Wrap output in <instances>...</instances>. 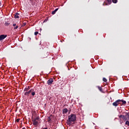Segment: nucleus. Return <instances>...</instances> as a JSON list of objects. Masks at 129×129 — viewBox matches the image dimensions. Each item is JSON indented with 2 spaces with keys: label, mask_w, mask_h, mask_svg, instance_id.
Listing matches in <instances>:
<instances>
[{
  "label": "nucleus",
  "mask_w": 129,
  "mask_h": 129,
  "mask_svg": "<svg viewBox=\"0 0 129 129\" xmlns=\"http://www.w3.org/2000/svg\"><path fill=\"white\" fill-rule=\"evenodd\" d=\"M68 117L67 122L68 125H71V124H72V122H74V121L76 120L77 118L76 115L74 114L70 115Z\"/></svg>",
  "instance_id": "obj_1"
},
{
  "label": "nucleus",
  "mask_w": 129,
  "mask_h": 129,
  "mask_svg": "<svg viewBox=\"0 0 129 129\" xmlns=\"http://www.w3.org/2000/svg\"><path fill=\"white\" fill-rule=\"evenodd\" d=\"M31 94L32 96H35V95H36V93L35 92L34 89H31L29 90V91H25L24 95H25V96L29 97Z\"/></svg>",
  "instance_id": "obj_2"
},
{
  "label": "nucleus",
  "mask_w": 129,
  "mask_h": 129,
  "mask_svg": "<svg viewBox=\"0 0 129 129\" xmlns=\"http://www.w3.org/2000/svg\"><path fill=\"white\" fill-rule=\"evenodd\" d=\"M121 105V103L120 102V99H118L112 103V105L113 106H115V107H116V106H118V105Z\"/></svg>",
  "instance_id": "obj_3"
},
{
  "label": "nucleus",
  "mask_w": 129,
  "mask_h": 129,
  "mask_svg": "<svg viewBox=\"0 0 129 129\" xmlns=\"http://www.w3.org/2000/svg\"><path fill=\"white\" fill-rule=\"evenodd\" d=\"M119 118H120V120H121V119H123V120H124V121H125V120H127V118L126 117V116H124V115H120V116H119Z\"/></svg>",
  "instance_id": "obj_4"
},
{
  "label": "nucleus",
  "mask_w": 129,
  "mask_h": 129,
  "mask_svg": "<svg viewBox=\"0 0 129 129\" xmlns=\"http://www.w3.org/2000/svg\"><path fill=\"white\" fill-rule=\"evenodd\" d=\"M53 82H54V80L53 78H50L48 81H47V84L48 85H52L53 84Z\"/></svg>",
  "instance_id": "obj_5"
},
{
  "label": "nucleus",
  "mask_w": 129,
  "mask_h": 129,
  "mask_svg": "<svg viewBox=\"0 0 129 129\" xmlns=\"http://www.w3.org/2000/svg\"><path fill=\"white\" fill-rule=\"evenodd\" d=\"M8 37V35L2 34L0 35V41H3V40H4V39H6V37Z\"/></svg>",
  "instance_id": "obj_6"
},
{
  "label": "nucleus",
  "mask_w": 129,
  "mask_h": 129,
  "mask_svg": "<svg viewBox=\"0 0 129 129\" xmlns=\"http://www.w3.org/2000/svg\"><path fill=\"white\" fill-rule=\"evenodd\" d=\"M32 121H33V125H38V121H37V120L35 119H32Z\"/></svg>",
  "instance_id": "obj_7"
},
{
  "label": "nucleus",
  "mask_w": 129,
  "mask_h": 129,
  "mask_svg": "<svg viewBox=\"0 0 129 129\" xmlns=\"http://www.w3.org/2000/svg\"><path fill=\"white\" fill-rule=\"evenodd\" d=\"M68 112V109L67 108L63 109L62 110V114H66Z\"/></svg>",
  "instance_id": "obj_8"
},
{
  "label": "nucleus",
  "mask_w": 129,
  "mask_h": 129,
  "mask_svg": "<svg viewBox=\"0 0 129 129\" xmlns=\"http://www.w3.org/2000/svg\"><path fill=\"white\" fill-rule=\"evenodd\" d=\"M30 89H31V87L27 86L24 89V91H29Z\"/></svg>",
  "instance_id": "obj_9"
},
{
  "label": "nucleus",
  "mask_w": 129,
  "mask_h": 129,
  "mask_svg": "<svg viewBox=\"0 0 129 129\" xmlns=\"http://www.w3.org/2000/svg\"><path fill=\"white\" fill-rule=\"evenodd\" d=\"M120 103H121V105H124V104H126V101L123 100H120Z\"/></svg>",
  "instance_id": "obj_10"
},
{
  "label": "nucleus",
  "mask_w": 129,
  "mask_h": 129,
  "mask_svg": "<svg viewBox=\"0 0 129 129\" xmlns=\"http://www.w3.org/2000/svg\"><path fill=\"white\" fill-rule=\"evenodd\" d=\"M20 16V14L16 13V14L14 15L15 19H19Z\"/></svg>",
  "instance_id": "obj_11"
},
{
  "label": "nucleus",
  "mask_w": 129,
  "mask_h": 129,
  "mask_svg": "<svg viewBox=\"0 0 129 129\" xmlns=\"http://www.w3.org/2000/svg\"><path fill=\"white\" fill-rule=\"evenodd\" d=\"M52 120V115H50V116L47 117V121L49 122Z\"/></svg>",
  "instance_id": "obj_12"
},
{
  "label": "nucleus",
  "mask_w": 129,
  "mask_h": 129,
  "mask_svg": "<svg viewBox=\"0 0 129 129\" xmlns=\"http://www.w3.org/2000/svg\"><path fill=\"white\" fill-rule=\"evenodd\" d=\"M107 2H108V5H111L112 3V0H106Z\"/></svg>",
  "instance_id": "obj_13"
},
{
  "label": "nucleus",
  "mask_w": 129,
  "mask_h": 129,
  "mask_svg": "<svg viewBox=\"0 0 129 129\" xmlns=\"http://www.w3.org/2000/svg\"><path fill=\"white\" fill-rule=\"evenodd\" d=\"M97 88L99 89V90L101 92H103V91H102V88L101 87L97 86Z\"/></svg>",
  "instance_id": "obj_14"
},
{
  "label": "nucleus",
  "mask_w": 129,
  "mask_h": 129,
  "mask_svg": "<svg viewBox=\"0 0 129 129\" xmlns=\"http://www.w3.org/2000/svg\"><path fill=\"white\" fill-rule=\"evenodd\" d=\"M113 4H116L117 3V0H112Z\"/></svg>",
  "instance_id": "obj_15"
},
{
  "label": "nucleus",
  "mask_w": 129,
  "mask_h": 129,
  "mask_svg": "<svg viewBox=\"0 0 129 129\" xmlns=\"http://www.w3.org/2000/svg\"><path fill=\"white\" fill-rule=\"evenodd\" d=\"M125 124L129 126V121H126Z\"/></svg>",
  "instance_id": "obj_16"
},
{
  "label": "nucleus",
  "mask_w": 129,
  "mask_h": 129,
  "mask_svg": "<svg viewBox=\"0 0 129 129\" xmlns=\"http://www.w3.org/2000/svg\"><path fill=\"white\" fill-rule=\"evenodd\" d=\"M103 81H104V82H106V81H107V80L105 78H103Z\"/></svg>",
  "instance_id": "obj_17"
},
{
  "label": "nucleus",
  "mask_w": 129,
  "mask_h": 129,
  "mask_svg": "<svg viewBox=\"0 0 129 129\" xmlns=\"http://www.w3.org/2000/svg\"><path fill=\"white\" fill-rule=\"evenodd\" d=\"M38 34H39V32H38V31H36V32H35L34 33V35H35V36H37V35Z\"/></svg>",
  "instance_id": "obj_18"
},
{
  "label": "nucleus",
  "mask_w": 129,
  "mask_h": 129,
  "mask_svg": "<svg viewBox=\"0 0 129 129\" xmlns=\"http://www.w3.org/2000/svg\"><path fill=\"white\" fill-rule=\"evenodd\" d=\"M51 14H52V15H55L56 14V12L54 10L52 12Z\"/></svg>",
  "instance_id": "obj_19"
},
{
  "label": "nucleus",
  "mask_w": 129,
  "mask_h": 129,
  "mask_svg": "<svg viewBox=\"0 0 129 129\" xmlns=\"http://www.w3.org/2000/svg\"><path fill=\"white\" fill-rule=\"evenodd\" d=\"M5 26H9L10 25V24L9 23H8V22H6V23H5Z\"/></svg>",
  "instance_id": "obj_20"
},
{
  "label": "nucleus",
  "mask_w": 129,
  "mask_h": 129,
  "mask_svg": "<svg viewBox=\"0 0 129 129\" xmlns=\"http://www.w3.org/2000/svg\"><path fill=\"white\" fill-rule=\"evenodd\" d=\"M39 118H40L39 117H36L35 118H34V119H35V120H39Z\"/></svg>",
  "instance_id": "obj_21"
},
{
  "label": "nucleus",
  "mask_w": 129,
  "mask_h": 129,
  "mask_svg": "<svg viewBox=\"0 0 129 129\" xmlns=\"http://www.w3.org/2000/svg\"><path fill=\"white\" fill-rule=\"evenodd\" d=\"M20 120H21L20 118H18V119H16L17 122H19V121H20Z\"/></svg>",
  "instance_id": "obj_22"
},
{
  "label": "nucleus",
  "mask_w": 129,
  "mask_h": 129,
  "mask_svg": "<svg viewBox=\"0 0 129 129\" xmlns=\"http://www.w3.org/2000/svg\"><path fill=\"white\" fill-rule=\"evenodd\" d=\"M126 115L127 116V118H128V119L129 120V113H126Z\"/></svg>",
  "instance_id": "obj_23"
},
{
  "label": "nucleus",
  "mask_w": 129,
  "mask_h": 129,
  "mask_svg": "<svg viewBox=\"0 0 129 129\" xmlns=\"http://www.w3.org/2000/svg\"><path fill=\"white\" fill-rule=\"evenodd\" d=\"M18 28H19V26H16L14 28V29H18Z\"/></svg>",
  "instance_id": "obj_24"
},
{
  "label": "nucleus",
  "mask_w": 129,
  "mask_h": 129,
  "mask_svg": "<svg viewBox=\"0 0 129 129\" xmlns=\"http://www.w3.org/2000/svg\"><path fill=\"white\" fill-rule=\"evenodd\" d=\"M58 8H57V9H55L54 11H55V13L57 12V11H58Z\"/></svg>",
  "instance_id": "obj_25"
},
{
  "label": "nucleus",
  "mask_w": 129,
  "mask_h": 129,
  "mask_svg": "<svg viewBox=\"0 0 129 129\" xmlns=\"http://www.w3.org/2000/svg\"><path fill=\"white\" fill-rule=\"evenodd\" d=\"M26 25H27V24H26V23H24L23 26H25Z\"/></svg>",
  "instance_id": "obj_26"
},
{
  "label": "nucleus",
  "mask_w": 129,
  "mask_h": 129,
  "mask_svg": "<svg viewBox=\"0 0 129 129\" xmlns=\"http://www.w3.org/2000/svg\"><path fill=\"white\" fill-rule=\"evenodd\" d=\"M16 26H17V24H13V27H16Z\"/></svg>",
  "instance_id": "obj_27"
},
{
  "label": "nucleus",
  "mask_w": 129,
  "mask_h": 129,
  "mask_svg": "<svg viewBox=\"0 0 129 129\" xmlns=\"http://www.w3.org/2000/svg\"><path fill=\"white\" fill-rule=\"evenodd\" d=\"M2 6V3L0 2V7Z\"/></svg>",
  "instance_id": "obj_28"
},
{
  "label": "nucleus",
  "mask_w": 129,
  "mask_h": 129,
  "mask_svg": "<svg viewBox=\"0 0 129 129\" xmlns=\"http://www.w3.org/2000/svg\"><path fill=\"white\" fill-rule=\"evenodd\" d=\"M22 129H26V127H23L22 128Z\"/></svg>",
  "instance_id": "obj_29"
},
{
  "label": "nucleus",
  "mask_w": 129,
  "mask_h": 129,
  "mask_svg": "<svg viewBox=\"0 0 129 129\" xmlns=\"http://www.w3.org/2000/svg\"><path fill=\"white\" fill-rule=\"evenodd\" d=\"M103 6H104V3L103 4Z\"/></svg>",
  "instance_id": "obj_30"
},
{
  "label": "nucleus",
  "mask_w": 129,
  "mask_h": 129,
  "mask_svg": "<svg viewBox=\"0 0 129 129\" xmlns=\"http://www.w3.org/2000/svg\"><path fill=\"white\" fill-rule=\"evenodd\" d=\"M105 5H106V6H107V4H106Z\"/></svg>",
  "instance_id": "obj_31"
},
{
  "label": "nucleus",
  "mask_w": 129,
  "mask_h": 129,
  "mask_svg": "<svg viewBox=\"0 0 129 129\" xmlns=\"http://www.w3.org/2000/svg\"><path fill=\"white\" fill-rule=\"evenodd\" d=\"M0 65H1V63H0Z\"/></svg>",
  "instance_id": "obj_32"
}]
</instances>
